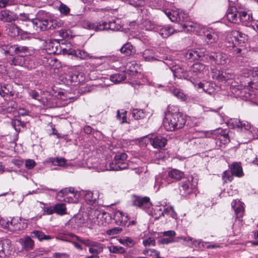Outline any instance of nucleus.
Returning <instances> with one entry per match:
<instances>
[{
	"label": "nucleus",
	"instance_id": "obj_1",
	"mask_svg": "<svg viewBox=\"0 0 258 258\" xmlns=\"http://www.w3.org/2000/svg\"><path fill=\"white\" fill-rule=\"evenodd\" d=\"M247 72L251 74L252 79H249L248 76H241L239 78L240 85H232L231 90L233 93L245 100H251L255 98V93L253 89H258V68L255 70H244L243 74Z\"/></svg>",
	"mask_w": 258,
	"mask_h": 258
},
{
	"label": "nucleus",
	"instance_id": "obj_2",
	"mask_svg": "<svg viewBox=\"0 0 258 258\" xmlns=\"http://www.w3.org/2000/svg\"><path fill=\"white\" fill-rule=\"evenodd\" d=\"M83 220L78 218L75 219V222L78 226H85L90 228H93L96 225L106 226L110 223L111 218L109 213L103 210L92 208L88 212L87 222L84 223L82 222Z\"/></svg>",
	"mask_w": 258,
	"mask_h": 258
},
{
	"label": "nucleus",
	"instance_id": "obj_3",
	"mask_svg": "<svg viewBox=\"0 0 258 258\" xmlns=\"http://www.w3.org/2000/svg\"><path fill=\"white\" fill-rule=\"evenodd\" d=\"M185 122V116L179 112L177 107L173 106L166 113L163 124L166 131L172 132L182 128Z\"/></svg>",
	"mask_w": 258,
	"mask_h": 258
},
{
	"label": "nucleus",
	"instance_id": "obj_4",
	"mask_svg": "<svg viewBox=\"0 0 258 258\" xmlns=\"http://www.w3.org/2000/svg\"><path fill=\"white\" fill-rule=\"evenodd\" d=\"M127 155L125 153H119L115 155L112 161L105 165L104 170H120L126 169L128 166L126 162Z\"/></svg>",
	"mask_w": 258,
	"mask_h": 258
},
{
	"label": "nucleus",
	"instance_id": "obj_5",
	"mask_svg": "<svg viewBox=\"0 0 258 258\" xmlns=\"http://www.w3.org/2000/svg\"><path fill=\"white\" fill-rule=\"evenodd\" d=\"M81 196V191L75 190L72 187L64 188L57 194L58 197L63 198V201L69 203H77Z\"/></svg>",
	"mask_w": 258,
	"mask_h": 258
},
{
	"label": "nucleus",
	"instance_id": "obj_6",
	"mask_svg": "<svg viewBox=\"0 0 258 258\" xmlns=\"http://www.w3.org/2000/svg\"><path fill=\"white\" fill-rule=\"evenodd\" d=\"M177 239V241H179L180 240H182L183 241V244L189 247L198 246L201 247V246H202L204 247L210 248H215L218 246L216 245H210L208 243L203 242L201 240L194 239L192 237L189 236H180L178 237Z\"/></svg>",
	"mask_w": 258,
	"mask_h": 258
},
{
	"label": "nucleus",
	"instance_id": "obj_7",
	"mask_svg": "<svg viewBox=\"0 0 258 258\" xmlns=\"http://www.w3.org/2000/svg\"><path fill=\"white\" fill-rule=\"evenodd\" d=\"M197 185V181L196 179H194L192 177H190L181 182L180 185V191L182 196H187L192 192Z\"/></svg>",
	"mask_w": 258,
	"mask_h": 258
},
{
	"label": "nucleus",
	"instance_id": "obj_8",
	"mask_svg": "<svg viewBox=\"0 0 258 258\" xmlns=\"http://www.w3.org/2000/svg\"><path fill=\"white\" fill-rule=\"evenodd\" d=\"M184 30L189 32H194L199 35H202V33H205V27L199 24L194 23L187 20L183 24H181Z\"/></svg>",
	"mask_w": 258,
	"mask_h": 258
},
{
	"label": "nucleus",
	"instance_id": "obj_9",
	"mask_svg": "<svg viewBox=\"0 0 258 258\" xmlns=\"http://www.w3.org/2000/svg\"><path fill=\"white\" fill-rule=\"evenodd\" d=\"M132 202L133 205L143 209L149 208L152 205L150 198L147 197H141L134 196Z\"/></svg>",
	"mask_w": 258,
	"mask_h": 258
},
{
	"label": "nucleus",
	"instance_id": "obj_10",
	"mask_svg": "<svg viewBox=\"0 0 258 258\" xmlns=\"http://www.w3.org/2000/svg\"><path fill=\"white\" fill-rule=\"evenodd\" d=\"M202 34L206 36L208 44L218 42L221 36V33L219 32L206 27H205V33H202Z\"/></svg>",
	"mask_w": 258,
	"mask_h": 258
},
{
	"label": "nucleus",
	"instance_id": "obj_11",
	"mask_svg": "<svg viewBox=\"0 0 258 258\" xmlns=\"http://www.w3.org/2000/svg\"><path fill=\"white\" fill-rule=\"evenodd\" d=\"M191 71L196 79L203 77L204 75L208 73V70L206 66L201 63H196L191 67Z\"/></svg>",
	"mask_w": 258,
	"mask_h": 258
},
{
	"label": "nucleus",
	"instance_id": "obj_12",
	"mask_svg": "<svg viewBox=\"0 0 258 258\" xmlns=\"http://www.w3.org/2000/svg\"><path fill=\"white\" fill-rule=\"evenodd\" d=\"M32 23L37 31H45L50 28L49 21L47 19H42L38 16L32 20Z\"/></svg>",
	"mask_w": 258,
	"mask_h": 258
},
{
	"label": "nucleus",
	"instance_id": "obj_13",
	"mask_svg": "<svg viewBox=\"0 0 258 258\" xmlns=\"http://www.w3.org/2000/svg\"><path fill=\"white\" fill-rule=\"evenodd\" d=\"M150 140V143L155 149H162L164 147L167 143V139L161 135L152 136L151 138H149Z\"/></svg>",
	"mask_w": 258,
	"mask_h": 258
},
{
	"label": "nucleus",
	"instance_id": "obj_14",
	"mask_svg": "<svg viewBox=\"0 0 258 258\" xmlns=\"http://www.w3.org/2000/svg\"><path fill=\"white\" fill-rule=\"evenodd\" d=\"M81 196H84V199L86 203L89 205H93L95 204L98 199L99 195L98 191L82 190L81 191Z\"/></svg>",
	"mask_w": 258,
	"mask_h": 258
},
{
	"label": "nucleus",
	"instance_id": "obj_15",
	"mask_svg": "<svg viewBox=\"0 0 258 258\" xmlns=\"http://www.w3.org/2000/svg\"><path fill=\"white\" fill-rule=\"evenodd\" d=\"M209 60L216 64L224 65L228 60L227 55L221 52L214 53L209 55Z\"/></svg>",
	"mask_w": 258,
	"mask_h": 258
},
{
	"label": "nucleus",
	"instance_id": "obj_16",
	"mask_svg": "<svg viewBox=\"0 0 258 258\" xmlns=\"http://www.w3.org/2000/svg\"><path fill=\"white\" fill-rule=\"evenodd\" d=\"M99 26L100 27L98 29L101 31L105 30L117 31L121 28V26L117 23L116 21L114 20L109 21L108 23L101 21Z\"/></svg>",
	"mask_w": 258,
	"mask_h": 258
},
{
	"label": "nucleus",
	"instance_id": "obj_17",
	"mask_svg": "<svg viewBox=\"0 0 258 258\" xmlns=\"http://www.w3.org/2000/svg\"><path fill=\"white\" fill-rule=\"evenodd\" d=\"M17 15L8 10H4L0 12V21L3 22H11L16 20Z\"/></svg>",
	"mask_w": 258,
	"mask_h": 258
},
{
	"label": "nucleus",
	"instance_id": "obj_18",
	"mask_svg": "<svg viewBox=\"0 0 258 258\" xmlns=\"http://www.w3.org/2000/svg\"><path fill=\"white\" fill-rule=\"evenodd\" d=\"M18 220L17 218H13L11 221L3 219L0 222L4 228L8 229L11 231H15L20 229V223H18Z\"/></svg>",
	"mask_w": 258,
	"mask_h": 258
},
{
	"label": "nucleus",
	"instance_id": "obj_19",
	"mask_svg": "<svg viewBox=\"0 0 258 258\" xmlns=\"http://www.w3.org/2000/svg\"><path fill=\"white\" fill-rule=\"evenodd\" d=\"M84 243L90 246L89 251L90 253L98 254L103 251V245L100 243L87 240L84 242Z\"/></svg>",
	"mask_w": 258,
	"mask_h": 258
},
{
	"label": "nucleus",
	"instance_id": "obj_20",
	"mask_svg": "<svg viewBox=\"0 0 258 258\" xmlns=\"http://www.w3.org/2000/svg\"><path fill=\"white\" fill-rule=\"evenodd\" d=\"M239 22L245 26H250L253 21V18L251 13L245 11H240L238 13Z\"/></svg>",
	"mask_w": 258,
	"mask_h": 258
},
{
	"label": "nucleus",
	"instance_id": "obj_21",
	"mask_svg": "<svg viewBox=\"0 0 258 258\" xmlns=\"http://www.w3.org/2000/svg\"><path fill=\"white\" fill-rule=\"evenodd\" d=\"M10 63L12 65L22 66L29 69L34 68L28 62L27 58L22 55H18L13 58Z\"/></svg>",
	"mask_w": 258,
	"mask_h": 258
},
{
	"label": "nucleus",
	"instance_id": "obj_22",
	"mask_svg": "<svg viewBox=\"0 0 258 258\" xmlns=\"http://www.w3.org/2000/svg\"><path fill=\"white\" fill-rule=\"evenodd\" d=\"M156 32H158L162 37L167 38L172 35L175 32V30L169 25L162 26L158 25Z\"/></svg>",
	"mask_w": 258,
	"mask_h": 258
},
{
	"label": "nucleus",
	"instance_id": "obj_23",
	"mask_svg": "<svg viewBox=\"0 0 258 258\" xmlns=\"http://www.w3.org/2000/svg\"><path fill=\"white\" fill-rule=\"evenodd\" d=\"M198 86L199 88H202L205 92L210 95L214 94L218 89V87L213 82L200 83Z\"/></svg>",
	"mask_w": 258,
	"mask_h": 258
},
{
	"label": "nucleus",
	"instance_id": "obj_24",
	"mask_svg": "<svg viewBox=\"0 0 258 258\" xmlns=\"http://www.w3.org/2000/svg\"><path fill=\"white\" fill-rule=\"evenodd\" d=\"M11 250V242L9 239L0 241V257L10 253Z\"/></svg>",
	"mask_w": 258,
	"mask_h": 258
},
{
	"label": "nucleus",
	"instance_id": "obj_25",
	"mask_svg": "<svg viewBox=\"0 0 258 258\" xmlns=\"http://www.w3.org/2000/svg\"><path fill=\"white\" fill-rule=\"evenodd\" d=\"M19 241L23 250L29 251L33 249L34 248V241L29 236L21 238L19 239Z\"/></svg>",
	"mask_w": 258,
	"mask_h": 258
},
{
	"label": "nucleus",
	"instance_id": "obj_26",
	"mask_svg": "<svg viewBox=\"0 0 258 258\" xmlns=\"http://www.w3.org/2000/svg\"><path fill=\"white\" fill-rule=\"evenodd\" d=\"M205 56L204 52L200 49L198 50H189L185 54V57L187 59L190 61H194Z\"/></svg>",
	"mask_w": 258,
	"mask_h": 258
},
{
	"label": "nucleus",
	"instance_id": "obj_27",
	"mask_svg": "<svg viewBox=\"0 0 258 258\" xmlns=\"http://www.w3.org/2000/svg\"><path fill=\"white\" fill-rule=\"evenodd\" d=\"M239 12L237 11L235 7H231L228 9L227 13V19L230 22L233 23H239Z\"/></svg>",
	"mask_w": 258,
	"mask_h": 258
},
{
	"label": "nucleus",
	"instance_id": "obj_28",
	"mask_svg": "<svg viewBox=\"0 0 258 258\" xmlns=\"http://www.w3.org/2000/svg\"><path fill=\"white\" fill-rule=\"evenodd\" d=\"M114 219L118 225H125L128 220L127 215L120 211H117L114 215Z\"/></svg>",
	"mask_w": 258,
	"mask_h": 258
},
{
	"label": "nucleus",
	"instance_id": "obj_29",
	"mask_svg": "<svg viewBox=\"0 0 258 258\" xmlns=\"http://www.w3.org/2000/svg\"><path fill=\"white\" fill-rule=\"evenodd\" d=\"M69 54L74 55L82 59H87L92 58L93 56L84 50L72 49L67 52Z\"/></svg>",
	"mask_w": 258,
	"mask_h": 258
},
{
	"label": "nucleus",
	"instance_id": "obj_30",
	"mask_svg": "<svg viewBox=\"0 0 258 258\" xmlns=\"http://www.w3.org/2000/svg\"><path fill=\"white\" fill-rule=\"evenodd\" d=\"M227 71L224 69L222 70H213L212 71V78L214 79L217 80L220 82H225V79L226 75L227 74Z\"/></svg>",
	"mask_w": 258,
	"mask_h": 258
},
{
	"label": "nucleus",
	"instance_id": "obj_31",
	"mask_svg": "<svg viewBox=\"0 0 258 258\" xmlns=\"http://www.w3.org/2000/svg\"><path fill=\"white\" fill-rule=\"evenodd\" d=\"M243 204H244L243 203L237 200H234L232 202V207L234 209L235 213L238 217H242L243 215Z\"/></svg>",
	"mask_w": 258,
	"mask_h": 258
},
{
	"label": "nucleus",
	"instance_id": "obj_32",
	"mask_svg": "<svg viewBox=\"0 0 258 258\" xmlns=\"http://www.w3.org/2000/svg\"><path fill=\"white\" fill-rule=\"evenodd\" d=\"M172 182L167 177H162L161 176L156 177L155 183V187L158 190L161 187L166 186Z\"/></svg>",
	"mask_w": 258,
	"mask_h": 258
},
{
	"label": "nucleus",
	"instance_id": "obj_33",
	"mask_svg": "<svg viewBox=\"0 0 258 258\" xmlns=\"http://www.w3.org/2000/svg\"><path fill=\"white\" fill-rule=\"evenodd\" d=\"M172 71L175 77L184 79L189 78L188 75L185 74V70L179 66H175L172 69Z\"/></svg>",
	"mask_w": 258,
	"mask_h": 258
},
{
	"label": "nucleus",
	"instance_id": "obj_34",
	"mask_svg": "<svg viewBox=\"0 0 258 258\" xmlns=\"http://www.w3.org/2000/svg\"><path fill=\"white\" fill-rule=\"evenodd\" d=\"M32 237L37 238L40 241L49 240L52 239V236L45 234L43 232L39 230H34L31 232Z\"/></svg>",
	"mask_w": 258,
	"mask_h": 258
},
{
	"label": "nucleus",
	"instance_id": "obj_35",
	"mask_svg": "<svg viewBox=\"0 0 258 258\" xmlns=\"http://www.w3.org/2000/svg\"><path fill=\"white\" fill-rule=\"evenodd\" d=\"M120 51L122 53L128 56L135 53L136 49L131 43H126L120 49Z\"/></svg>",
	"mask_w": 258,
	"mask_h": 258
},
{
	"label": "nucleus",
	"instance_id": "obj_36",
	"mask_svg": "<svg viewBox=\"0 0 258 258\" xmlns=\"http://www.w3.org/2000/svg\"><path fill=\"white\" fill-rule=\"evenodd\" d=\"M164 13L172 22H177V16L178 15V9L175 8L172 10L166 9L164 11Z\"/></svg>",
	"mask_w": 258,
	"mask_h": 258
},
{
	"label": "nucleus",
	"instance_id": "obj_37",
	"mask_svg": "<svg viewBox=\"0 0 258 258\" xmlns=\"http://www.w3.org/2000/svg\"><path fill=\"white\" fill-rule=\"evenodd\" d=\"M231 35L233 36L235 40H237L238 44H240L241 42H244L247 39V36L246 35L238 31H231Z\"/></svg>",
	"mask_w": 258,
	"mask_h": 258
},
{
	"label": "nucleus",
	"instance_id": "obj_38",
	"mask_svg": "<svg viewBox=\"0 0 258 258\" xmlns=\"http://www.w3.org/2000/svg\"><path fill=\"white\" fill-rule=\"evenodd\" d=\"M231 171L233 175L237 177H241L243 175L242 167L237 163H234L231 164Z\"/></svg>",
	"mask_w": 258,
	"mask_h": 258
},
{
	"label": "nucleus",
	"instance_id": "obj_39",
	"mask_svg": "<svg viewBox=\"0 0 258 258\" xmlns=\"http://www.w3.org/2000/svg\"><path fill=\"white\" fill-rule=\"evenodd\" d=\"M184 175V173L178 169H172L168 173V178L170 177L176 180H180Z\"/></svg>",
	"mask_w": 258,
	"mask_h": 258
},
{
	"label": "nucleus",
	"instance_id": "obj_40",
	"mask_svg": "<svg viewBox=\"0 0 258 258\" xmlns=\"http://www.w3.org/2000/svg\"><path fill=\"white\" fill-rule=\"evenodd\" d=\"M139 69V65L135 61L130 62L125 66L126 70L132 75L138 73Z\"/></svg>",
	"mask_w": 258,
	"mask_h": 258
},
{
	"label": "nucleus",
	"instance_id": "obj_41",
	"mask_svg": "<svg viewBox=\"0 0 258 258\" xmlns=\"http://www.w3.org/2000/svg\"><path fill=\"white\" fill-rule=\"evenodd\" d=\"M100 21L97 23H93L90 21L85 20L82 22V26L86 29L94 30L95 31H101L98 29L100 27Z\"/></svg>",
	"mask_w": 258,
	"mask_h": 258
},
{
	"label": "nucleus",
	"instance_id": "obj_42",
	"mask_svg": "<svg viewBox=\"0 0 258 258\" xmlns=\"http://www.w3.org/2000/svg\"><path fill=\"white\" fill-rule=\"evenodd\" d=\"M157 210H159L161 212V214H160L159 216L161 215H164L167 214L170 215L171 217L174 219L177 218V214L175 212L173 207L172 206H168L166 208H165L163 211L161 208L157 209Z\"/></svg>",
	"mask_w": 258,
	"mask_h": 258
},
{
	"label": "nucleus",
	"instance_id": "obj_43",
	"mask_svg": "<svg viewBox=\"0 0 258 258\" xmlns=\"http://www.w3.org/2000/svg\"><path fill=\"white\" fill-rule=\"evenodd\" d=\"M238 44L237 40H235L233 36L231 35V32H228L226 38L225 46L229 48H233Z\"/></svg>",
	"mask_w": 258,
	"mask_h": 258
},
{
	"label": "nucleus",
	"instance_id": "obj_44",
	"mask_svg": "<svg viewBox=\"0 0 258 258\" xmlns=\"http://www.w3.org/2000/svg\"><path fill=\"white\" fill-rule=\"evenodd\" d=\"M110 80L114 83H119L126 79L124 72L113 74L110 76Z\"/></svg>",
	"mask_w": 258,
	"mask_h": 258
},
{
	"label": "nucleus",
	"instance_id": "obj_45",
	"mask_svg": "<svg viewBox=\"0 0 258 258\" xmlns=\"http://www.w3.org/2000/svg\"><path fill=\"white\" fill-rule=\"evenodd\" d=\"M54 213L59 215H63L67 214V208L66 204L58 203L54 206Z\"/></svg>",
	"mask_w": 258,
	"mask_h": 258
},
{
	"label": "nucleus",
	"instance_id": "obj_46",
	"mask_svg": "<svg viewBox=\"0 0 258 258\" xmlns=\"http://www.w3.org/2000/svg\"><path fill=\"white\" fill-rule=\"evenodd\" d=\"M171 92L175 96L181 101H185L186 99V95L180 89L175 88L171 89Z\"/></svg>",
	"mask_w": 258,
	"mask_h": 258
},
{
	"label": "nucleus",
	"instance_id": "obj_47",
	"mask_svg": "<svg viewBox=\"0 0 258 258\" xmlns=\"http://www.w3.org/2000/svg\"><path fill=\"white\" fill-rule=\"evenodd\" d=\"M143 26L146 30L156 32L158 25L155 24L151 21L146 20L143 23Z\"/></svg>",
	"mask_w": 258,
	"mask_h": 258
},
{
	"label": "nucleus",
	"instance_id": "obj_48",
	"mask_svg": "<svg viewBox=\"0 0 258 258\" xmlns=\"http://www.w3.org/2000/svg\"><path fill=\"white\" fill-rule=\"evenodd\" d=\"M131 113L135 119H140L145 117V113L142 109L133 108L131 109Z\"/></svg>",
	"mask_w": 258,
	"mask_h": 258
},
{
	"label": "nucleus",
	"instance_id": "obj_49",
	"mask_svg": "<svg viewBox=\"0 0 258 258\" xmlns=\"http://www.w3.org/2000/svg\"><path fill=\"white\" fill-rule=\"evenodd\" d=\"M142 56L146 61H152L156 59L154 57L153 51L150 49H146L143 53Z\"/></svg>",
	"mask_w": 258,
	"mask_h": 258
},
{
	"label": "nucleus",
	"instance_id": "obj_50",
	"mask_svg": "<svg viewBox=\"0 0 258 258\" xmlns=\"http://www.w3.org/2000/svg\"><path fill=\"white\" fill-rule=\"evenodd\" d=\"M71 81L75 84H79L84 81V77L82 73L73 74L70 76Z\"/></svg>",
	"mask_w": 258,
	"mask_h": 258
},
{
	"label": "nucleus",
	"instance_id": "obj_51",
	"mask_svg": "<svg viewBox=\"0 0 258 258\" xmlns=\"http://www.w3.org/2000/svg\"><path fill=\"white\" fill-rule=\"evenodd\" d=\"M64 22L61 20L56 19L49 20V29H54L63 26Z\"/></svg>",
	"mask_w": 258,
	"mask_h": 258
},
{
	"label": "nucleus",
	"instance_id": "obj_52",
	"mask_svg": "<svg viewBox=\"0 0 258 258\" xmlns=\"http://www.w3.org/2000/svg\"><path fill=\"white\" fill-rule=\"evenodd\" d=\"M118 241L120 244L128 247H132L135 244L134 241L131 238L128 237L120 238L118 240Z\"/></svg>",
	"mask_w": 258,
	"mask_h": 258
},
{
	"label": "nucleus",
	"instance_id": "obj_53",
	"mask_svg": "<svg viewBox=\"0 0 258 258\" xmlns=\"http://www.w3.org/2000/svg\"><path fill=\"white\" fill-rule=\"evenodd\" d=\"M227 124L231 128L239 127L240 120L237 118H230L227 121Z\"/></svg>",
	"mask_w": 258,
	"mask_h": 258
},
{
	"label": "nucleus",
	"instance_id": "obj_54",
	"mask_svg": "<svg viewBox=\"0 0 258 258\" xmlns=\"http://www.w3.org/2000/svg\"><path fill=\"white\" fill-rule=\"evenodd\" d=\"M178 15L177 18L178 19L177 22H181V24H183L185 22V21L189 20L188 14L187 13H185L183 11L178 9Z\"/></svg>",
	"mask_w": 258,
	"mask_h": 258
},
{
	"label": "nucleus",
	"instance_id": "obj_55",
	"mask_svg": "<svg viewBox=\"0 0 258 258\" xmlns=\"http://www.w3.org/2000/svg\"><path fill=\"white\" fill-rule=\"evenodd\" d=\"M108 248L109 251L113 253L122 254L125 251L124 248L120 246L111 245Z\"/></svg>",
	"mask_w": 258,
	"mask_h": 258
},
{
	"label": "nucleus",
	"instance_id": "obj_56",
	"mask_svg": "<svg viewBox=\"0 0 258 258\" xmlns=\"http://www.w3.org/2000/svg\"><path fill=\"white\" fill-rule=\"evenodd\" d=\"M94 59V63L97 66L103 63L106 62L109 59V57L101 56L100 57H93L92 58Z\"/></svg>",
	"mask_w": 258,
	"mask_h": 258
},
{
	"label": "nucleus",
	"instance_id": "obj_57",
	"mask_svg": "<svg viewBox=\"0 0 258 258\" xmlns=\"http://www.w3.org/2000/svg\"><path fill=\"white\" fill-rule=\"evenodd\" d=\"M9 32L11 35L16 36L20 33V29L15 24H12L9 27Z\"/></svg>",
	"mask_w": 258,
	"mask_h": 258
},
{
	"label": "nucleus",
	"instance_id": "obj_58",
	"mask_svg": "<svg viewBox=\"0 0 258 258\" xmlns=\"http://www.w3.org/2000/svg\"><path fill=\"white\" fill-rule=\"evenodd\" d=\"M126 111L123 110H118L117 114V118L119 120L120 123H123L127 122L126 120Z\"/></svg>",
	"mask_w": 258,
	"mask_h": 258
},
{
	"label": "nucleus",
	"instance_id": "obj_59",
	"mask_svg": "<svg viewBox=\"0 0 258 258\" xmlns=\"http://www.w3.org/2000/svg\"><path fill=\"white\" fill-rule=\"evenodd\" d=\"M61 14L67 16L70 12V9L66 5L60 3L58 8Z\"/></svg>",
	"mask_w": 258,
	"mask_h": 258
},
{
	"label": "nucleus",
	"instance_id": "obj_60",
	"mask_svg": "<svg viewBox=\"0 0 258 258\" xmlns=\"http://www.w3.org/2000/svg\"><path fill=\"white\" fill-rule=\"evenodd\" d=\"M32 20L30 18V15L29 14L22 13H20L19 16L17 15V18L16 20H18V21H22V22H29L31 21Z\"/></svg>",
	"mask_w": 258,
	"mask_h": 258
},
{
	"label": "nucleus",
	"instance_id": "obj_61",
	"mask_svg": "<svg viewBox=\"0 0 258 258\" xmlns=\"http://www.w3.org/2000/svg\"><path fill=\"white\" fill-rule=\"evenodd\" d=\"M239 127H240L242 130H244L247 131L248 137H249L250 131L252 130V128L253 127L251 126V124L247 121H240V125H239Z\"/></svg>",
	"mask_w": 258,
	"mask_h": 258
},
{
	"label": "nucleus",
	"instance_id": "obj_62",
	"mask_svg": "<svg viewBox=\"0 0 258 258\" xmlns=\"http://www.w3.org/2000/svg\"><path fill=\"white\" fill-rule=\"evenodd\" d=\"M217 132L220 135L219 136L220 140L223 141L224 144L227 143L229 142V139L227 134L223 133V131L221 129H218Z\"/></svg>",
	"mask_w": 258,
	"mask_h": 258
},
{
	"label": "nucleus",
	"instance_id": "obj_63",
	"mask_svg": "<svg viewBox=\"0 0 258 258\" xmlns=\"http://www.w3.org/2000/svg\"><path fill=\"white\" fill-rule=\"evenodd\" d=\"M53 164L54 165H58L60 166H63L66 163V160L64 158H56L52 159L51 161Z\"/></svg>",
	"mask_w": 258,
	"mask_h": 258
},
{
	"label": "nucleus",
	"instance_id": "obj_64",
	"mask_svg": "<svg viewBox=\"0 0 258 258\" xmlns=\"http://www.w3.org/2000/svg\"><path fill=\"white\" fill-rule=\"evenodd\" d=\"M143 245L147 247V246H155L156 242L155 240L153 238L149 237L143 241Z\"/></svg>",
	"mask_w": 258,
	"mask_h": 258
}]
</instances>
